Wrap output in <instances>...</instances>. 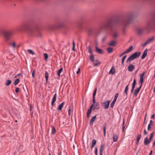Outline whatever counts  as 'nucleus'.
I'll list each match as a JSON object with an SVG mask.
<instances>
[{
  "label": "nucleus",
  "instance_id": "f257e3e1",
  "mask_svg": "<svg viewBox=\"0 0 155 155\" xmlns=\"http://www.w3.org/2000/svg\"><path fill=\"white\" fill-rule=\"evenodd\" d=\"M134 18V16L132 14H128L127 16V18L123 20L120 19H113L108 20L106 24L102 25L100 27V29L102 30L107 28H109L112 30V27L115 24L119 23H121L124 25H126L129 24Z\"/></svg>",
  "mask_w": 155,
  "mask_h": 155
},
{
  "label": "nucleus",
  "instance_id": "f03ea898",
  "mask_svg": "<svg viewBox=\"0 0 155 155\" xmlns=\"http://www.w3.org/2000/svg\"><path fill=\"white\" fill-rule=\"evenodd\" d=\"M20 29L27 31L30 34H32L34 32L35 29L31 27L27 22L23 23L20 26Z\"/></svg>",
  "mask_w": 155,
  "mask_h": 155
},
{
  "label": "nucleus",
  "instance_id": "7ed1b4c3",
  "mask_svg": "<svg viewBox=\"0 0 155 155\" xmlns=\"http://www.w3.org/2000/svg\"><path fill=\"white\" fill-rule=\"evenodd\" d=\"M145 73V72L144 71L140 75V80L139 81V83H140L141 84L140 87L139 88H137L134 91V95L135 97H136L137 96L142 87L143 81V77Z\"/></svg>",
  "mask_w": 155,
  "mask_h": 155
},
{
  "label": "nucleus",
  "instance_id": "20e7f679",
  "mask_svg": "<svg viewBox=\"0 0 155 155\" xmlns=\"http://www.w3.org/2000/svg\"><path fill=\"white\" fill-rule=\"evenodd\" d=\"M140 52L139 51L133 54L128 58L126 62H130L131 61L138 58L140 56Z\"/></svg>",
  "mask_w": 155,
  "mask_h": 155
},
{
  "label": "nucleus",
  "instance_id": "39448f33",
  "mask_svg": "<svg viewBox=\"0 0 155 155\" xmlns=\"http://www.w3.org/2000/svg\"><path fill=\"white\" fill-rule=\"evenodd\" d=\"M14 33L13 31L11 30L8 31H5L4 32V34L5 37L6 41L8 40L9 38Z\"/></svg>",
  "mask_w": 155,
  "mask_h": 155
},
{
  "label": "nucleus",
  "instance_id": "423d86ee",
  "mask_svg": "<svg viewBox=\"0 0 155 155\" xmlns=\"http://www.w3.org/2000/svg\"><path fill=\"white\" fill-rule=\"evenodd\" d=\"M118 96V94L117 93L116 94L115 96H114V100L111 103L110 107L111 108H113L114 107V104L117 99V98Z\"/></svg>",
  "mask_w": 155,
  "mask_h": 155
},
{
  "label": "nucleus",
  "instance_id": "0eeeda50",
  "mask_svg": "<svg viewBox=\"0 0 155 155\" xmlns=\"http://www.w3.org/2000/svg\"><path fill=\"white\" fill-rule=\"evenodd\" d=\"M94 105V104H92L90 107V109H88V110L87 112V118H88L89 117L90 114H91V110L92 108L93 107V106Z\"/></svg>",
  "mask_w": 155,
  "mask_h": 155
},
{
  "label": "nucleus",
  "instance_id": "6e6552de",
  "mask_svg": "<svg viewBox=\"0 0 155 155\" xmlns=\"http://www.w3.org/2000/svg\"><path fill=\"white\" fill-rule=\"evenodd\" d=\"M110 102V101L108 100L107 101L105 102L104 103L102 104H104V109H106L108 108Z\"/></svg>",
  "mask_w": 155,
  "mask_h": 155
},
{
  "label": "nucleus",
  "instance_id": "1a4fd4ad",
  "mask_svg": "<svg viewBox=\"0 0 155 155\" xmlns=\"http://www.w3.org/2000/svg\"><path fill=\"white\" fill-rule=\"evenodd\" d=\"M57 94L56 93L54 95L52 99L51 103V104L52 106L54 105V102L56 101L57 99Z\"/></svg>",
  "mask_w": 155,
  "mask_h": 155
},
{
  "label": "nucleus",
  "instance_id": "9d476101",
  "mask_svg": "<svg viewBox=\"0 0 155 155\" xmlns=\"http://www.w3.org/2000/svg\"><path fill=\"white\" fill-rule=\"evenodd\" d=\"M135 66L132 64H130L128 67V71L130 72L132 71L134 69Z\"/></svg>",
  "mask_w": 155,
  "mask_h": 155
},
{
  "label": "nucleus",
  "instance_id": "9b49d317",
  "mask_svg": "<svg viewBox=\"0 0 155 155\" xmlns=\"http://www.w3.org/2000/svg\"><path fill=\"white\" fill-rule=\"evenodd\" d=\"M97 91V88H96L94 89L93 94V104L95 103V96Z\"/></svg>",
  "mask_w": 155,
  "mask_h": 155
},
{
  "label": "nucleus",
  "instance_id": "f8f14e48",
  "mask_svg": "<svg viewBox=\"0 0 155 155\" xmlns=\"http://www.w3.org/2000/svg\"><path fill=\"white\" fill-rule=\"evenodd\" d=\"M116 42L114 40H112L109 43L108 45L110 46H114L116 45Z\"/></svg>",
  "mask_w": 155,
  "mask_h": 155
},
{
  "label": "nucleus",
  "instance_id": "ddd939ff",
  "mask_svg": "<svg viewBox=\"0 0 155 155\" xmlns=\"http://www.w3.org/2000/svg\"><path fill=\"white\" fill-rule=\"evenodd\" d=\"M147 54V49H146L144 51L143 54L141 57V59H143L146 57Z\"/></svg>",
  "mask_w": 155,
  "mask_h": 155
},
{
  "label": "nucleus",
  "instance_id": "4468645a",
  "mask_svg": "<svg viewBox=\"0 0 155 155\" xmlns=\"http://www.w3.org/2000/svg\"><path fill=\"white\" fill-rule=\"evenodd\" d=\"M104 149V145H101L100 150V155H102L103 151Z\"/></svg>",
  "mask_w": 155,
  "mask_h": 155
},
{
  "label": "nucleus",
  "instance_id": "2eb2a0df",
  "mask_svg": "<svg viewBox=\"0 0 155 155\" xmlns=\"http://www.w3.org/2000/svg\"><path fill=\"white\" fill-rule=\"evenodd\" d=\"M115 72V70L114 66H113L110 71L109 72V74H114Z\"/></svg>",
  "mask_w": 155,
  "mask_h": 155
},
{
  "label": "nucleus",
  "instance_id": "dca6fc26",
  "mask_svg": "<svg viewBox=\"0 0 155 155\" xmlns=\"http://www.w3.org/2000/svg\"><path fill=\"white\" fill-rule=\"evenodd\" d=\"M118 138V136L117 135L115 134H113V139L114 141L116 142L117 141Z\"/></svg>",
  "mask_w": 155,
  "mask_h": 155
},
{
  "label": "nucleus",
  "instance_id": "f3484780",
  "mask_svg": "<svg viewBox=\"0 0 155 155\" xmlns=\"http://www.w3.org/2000/svg\"><path fill=\"white\" fill-rule=\"evenodd\" d=\"M64 102H63L62 103H61L59 106L58 107V111L61 110L63 107L64 105Z\"/></svg>",
  "mask_w": 155,
  "mask_h": 155
},
{
  "label": "nucleus",
  "instance_id": "a211bd4d",
  "mask_svg": "<svg viewBox=\"0 0 155 155\" xmlns=\"http://www.w3.org/2000/svg\"><path fill=\"white\" fill-rule=\"evenodd\" d=\"M95 104H94V110L96 109H99L100 108V105L99 103L98 102H95Z\"/></svg>",
  "mask_w": 155,
  "mask_h": 155
},
{
  "label": "nucleus",
  "instance_id": "6ab92c4d",
  "mask_svg": "<svg viewBox=\"0 0 155 155\" xmlns=\"http://www.w3.org/2000/svg\"><path fill=\"white\" fill-rule=\"evenodd\" d=\"M96 143V140L95 139H94L92 141V144L91 146V148H93L95 146Z\"/></svg>",
  "mask_w": 155,
  "mask_h": 155
},
{
  "label": "nucleus",
  "instance_id": "aec40b11",
  "mask_svg": "<svg viewBox=\"0 0 155 155\" xmlns=\"http://www.w3.org/2000/svg\"><path fill=\"white\" fill-rule=\"evenodd\" d=\"M93 62L94 63L93 65L94 66H97L98 65L100 64V62L97 60H95L94 62Z\"/></svg>",
  "mask_w": 155,
  "mask_h": 155
},
{
  "label": "nucleus",
  "instance_id": "412c9836",
  "mask_svg": "<svg viewBox=\"0 0 155 155\" xmlns=\"http://www.w3.org/2000/svg\"><path fill=\"white\" fill-rule=\"evenodd\" d=\"M73 107L72 106H69L68 110V115L70 116L71 114V112L73 110Z\"/></svg>",
  "mask_w": 155,
  "mask_h": 155
},
{
  "label": "nucleus",
  "instance_id": "4be33fe9",
  "mask_svg": "<svg viewBox=\"0 0 155 155\" xmlns=\"http://www.w3.org/2000/svg\"><path fill=\"white\" fill-rule=\"evenodd\" d=\"M96 50L100 54H102L103 53V51L102 50L96 47Z\"/></svg>",
  "mask_w": 155,
  "mask_h": 155
},
{
  "label": "nucleus",
  "instance_id": "5701e85b",
  "mask_svg": "<svg viewBox=\"0 0 155 155\" xmlns=\"http://www.w3.org/2000/svg\"><path fill=\"white\" fill-rule=\"evenodd\" d=\"M150 143L149 142V141L148 140V139L147 137H146L144 140V143L145 145H147L148 143Z\"/></svg>",
  "mask_w": 155,
  "mask_h": 155
},
{
  "label": "nucleus",
  "instance_id": "b1692460",
  "mask_svg": "<svg viewBox=\"0 0 155 155\" xmlns=\"http://www.w3.org/2000/svg\"><path fill=\"white\" fill-rule=\"evenodd\" d=\"M63 70V68H61L57 71V74L59 77L60 76V73Z\"/></svg>",
  "mask_w": 155,
  "mask_h": 155
},
{
  "label": "nucleus",
  "instance_id": "393cba45",
  "mask_svg": "<svg viewBox=\"0 0 155 155\" xmlns=\"http://www.w3.org/2000/svg\"><path fill=\"white\" fill-rule=\"evenodd\" d=\"M90 60L92 62H94V56L93 54H91V55L90 57Z\"/></svg>",
  "mask_w": 155,
  "mask_h": 155
},
{
  "label": "nucleus",
  "instance_id": "a878e982",
  "mask_svg": "<svg viewBox=\"0 0 155 155\" xmlns=\"http://www.w3.org/2000/svg\"><path fill=\"white\" fill-rule=\"evenodd\" d=\"M96 115H95L90 120V123H93L96 120Z\"/></svg>",
  "mask_w": 155,
  "mask_h": 155
},
{
  "label": "nucleus",
  "instance_id": "bb28decb",
  "mask_svg": "<svg viewBox=\"0 0 155 155\" xmlns=\"http://www.w3.org/2000/svg\"><path fill=\"white\" fill-rule=\"evenodd\" d=\"M107 50L108 53H110L113 52V49L111 47H109L107 48Z\"/></svg>",
  "mask_w": 155,
  "mask_h": 155
},
{
  "label": "nucleus",
  "instance_id": "cd10ccee",
  "mask_svg": "<svg viewBox=\"0 0 155 155\" xmlns=\"http://www.w3.org/2000/svg\"><path fill=\"white\" fill-rule=\"evenodd\" d=\"M154 38V36H153L152 37H151V38H150L148 39L147 40V42L149 44V43H150L153 40Z\"/></svg>",
  "mask_w": 155,
  "mask_h": 155
},
{
  "label": "nucleus",
  "instance_id": "c85d7f7f",
  "mask_svg": "<svg viewBox=\"0 0 155 155\" xmlns=\"http://www.w3.org/2000/svg\"><path fill=\"white\" fill-rule=\"evenodd\" d=\"M88 52L90 53V54H93V53L92 50L91 48V46H89L88 47Z\"/></svg>",
  "mask_w": 155,
  "mask_h": 155
},
{
  "label": "nucleus",
  "instance_id": "c756f323",
  "mask_svg": "<svg viewBox=\"0 0 155 155\" xmlns=\"http://www.w3.org/2000/svg\"><path fill=\"white\" fill-rule=\"evenodd\" d=\"M49 74L47 71H46L45 73V78L46 80V81L47 82L48 81V80L49 78Z\"/></svg>",
  "mask_w": 155,
  "mask_h": 155
},
{
  "label": "nucleus",
  "instance_id": "7c9ffc66",
  "mask_svg": "<svg viewBox=\"0 0 155 155\" xmlns=\"http://www.w3.org/2000/svg\"><path fill=\"white\" fill-rule=\"evenodd\" d=\"M56 132V130L55 128L54 127H52V131H51V134H55Z\"/></svg>",
  "mask_w": 155,
  "mask_h": 155
},
{
  "label": "nucleus",
  "instance_id": "2f4dec72",
  "mask_svg": "<svg viewBox=\"0 0 155 155\" xmlns=\"http://www.w3.org/2000/svg\"><path fill=\"white\" fill-rule=\"evenodd\" d=\"M128 86L129 85L128 84L126 86L124 90V92L126 95H127L128 94L127 91L128 89Z\"/></svg>",
  "mask_w": 155,
  "mask_h": 155
},
{
  "label": "nucleus",
  "instance_id": "473e14b6",
  "mask_svg": "<svg viewBox=\"0 0 155 155\" xmlns=\"http://www.w3.org/2000/svg\"><path fill=\"white\" fill-rule=\"evenodd\" d=\"M153 134H154V132L151 133L150 135V137L149 138V140H148L149 141V142H150H150L151 140L153 137Z\"/></svg>",
  "mask_w": 155,
  "mask_h": 155
},
{
  "label": "nucleus",
  "instance_id": "72a5a7b5",
  "mask_svg": "<svg viewBox=\"0 0 155 155\" xmlns=\"http://www.w3.org/2000/svg\"><path fill=\"white\" fill-rule=\"evenodd\" d=\"M136 83V81L135 79H134V80L132 84V87L135 88V86Z\"/></svg>",
  "mask_w": 155,
  "mask_h": 155
},
{
  "label": "nucleus",
  "instance_id": "f704fd0d",
  "mask_svg": "<svg viewBox=\"0 0 155 155\" xmlns=\"http://www.w3.org/2000/svg\"><path fill=\"white\" fill-rule=\"evenodd\" d=\"M27 51L30 54H32V55H34L35 54L34 52L32 50L28 49Z\"/></svg>",
  "mask_w": 155,
  "mask_h": 155
},
{
  "label": "nucleus",
  "instance_id": "c9c22d12",
  "mask_svg": "<svg viewBox=\"0 0 155 155\" xmlns=\"http://www.w3.org/2000/svg\"><path fill=\"white\" fill-rule=\"evenodd\" d=\"M133 48V46H130L129 48L127 50V51H128V53L129 52L132 50Z\"/></svg>",
  "mask_w": 155,
  "mask_h": 155
},
{
  "label": "nucleus",
  "instance_id": "e433bc0d",
  "mask_svg": "<svg viewBox=\"0 0 155 155\" xmlns=\"http://www.w3.org/2000/svg\"><path fill=\"white\" fill-rule=\"evenodd\" d=\"M35 69H34L32 73V76L33 78H35Z\"/></svg>",
  "mask_w": 155,
  "mask_h": 155
},
{
  "label": "nucleus",
  "instance_id": "4c0bfd02",
  "mask_svg": "<svg viewBox=\"0 0 155 155\" xmlns=\"http://www.w3.org/2000/svg\"><path fill=\"white\" fill-rule=\"evenodd\" d=\"M11 83V81L10 80H8L7 81L6 83H5V85L8 86Z\"/></svg>",
  "mask_w": 155,
  "mask_h": 155
},
{
  "label": "nucleus",
  "instance_id": "58836bf2",
  "mask_svg": "<svg viewBox=\"0 0 155 155\" xmlns=\"http://www.w3.org/2000/svg\"><path fill=\"white\" fill-rule=\"evenodd\" d=\"M126 57H127V55H125L123 57V58H122V65H123V64H124V61L126 58Z\"/></svg>",
  "mask_w": 155,
  "mask_h": 155
},
{
  "label": "nucleus",
  "instance_id": "ea45409f",
  "mask_svg": "<svg viewBox=\"0 0 155 155\" xmlns=\"http://www.w3.org/2000/svg\"><path fill=\"white\" fill-rule=\"evenodd\" d=\"M141 137V136L140 134H138L137 137V140L139 141V140L140 139Z\"/></svg>",
  "mask_w": 155,
  "mask_h": 155
},
{
  "label": "nucleus",
  "instance_id": "a19ab883",
  "mask_svg": "<svg viewBox=\"0 0 155 155\" xmlns=\"http://www.w3.org/2000/svg\"><path fill=\"white\" fill-rule=\"evenodd\" d=\"M75 44L74 40H73V41L72 50L74 51H75Z\"/></svg>",
  "mask_w": 155,
  "mask_h": 155
},
{
  "label": "nucleus",
  "instance_id": "79ce46f5",
  "mask_svg": "<svg viewBox=\"0 0 155 155\" xmlns=\"http://www.w3.org/2000/svg\"><path fill=\"white\" fill-rule=\"evenodd\" d=\"M19 80L18 79H17L14 82V84L15 85L17 84L19 82Z\"/></svg>",
  "mask_w": 155,
  "mask_h": 155
},
{
  "label": "nucleus",
  "instance_id": "37998d69",
  "mask_svg": "<svg viewBox=\"0 0 155 155\" xmlns=\"http://www.w3.org/2000/svg\"><path fill=\"white\" fill-rule=\"evenodd\" d=\"M106 127H104L103 128V131H104V136H105L106 135Z\"/></svg>",
  "mask_w": 155,
  "mask_h": 155
},
{
  "label": "nucleus",
  "instance_id": "c03bdc74",
  "mask_svg": "<svg viewBox=\"0 0 155 155\" xmlns=\"http://www.w3.org/2000/svg\"><path fill=\"white\" fill-rule=\"evenodd\" d=\"M44 57L45 58V59L46 60H47L48 58V54L46 53H45V54H44Z\"/></svg>",
  "mask_w": 155,
  "mask_h": 155
},
{
  "label": "nucleus",
  "instance_id": "a18cd8bd",
  "mask_svg": "<svg viewBox=\"0 0 155 155\" xmlns=\"http://www.w3.org/2000/svg\"><path fill=\"white\" fill-rule=\"evenodd\" d=\"M87 33L88 34L90 35H91L92 34V30L91 29H89L87 31Z\"/></svg>",
  "mask_w": 155,
  "mask_h": 155
},
{
  "label": "nucleus",
  "instance_id": "49530a36",
  "mask_svg": "<svg viewBox=\"0 0 155 155\" xmlns=\"http://www.w3.org/2000/svg\"><path fill=\"white\" fill-rule=\"evenodd\" d=\"M153 122L152 120H150L149 124H148V126H151L153 125Z\"/></svg>",
  "mask_w": 155,
  "mask_h": 155
},
{
  "label": "nucleus",
  "instance_id": "de8ad7c7",
  "mask_svg": "<svg viewBox=\"0 0 155 155\" xmlns=\"http://www.w3.org/2000/svg\"><path fill=\"white\" fill-rule=\"evenodd\" d=\"M95 155H97V148L96 147L95 148Z\"/></svg>",
  "mask_w": 155,
  "mask_h": 155
},
{
  "label": "nucleus",
  "instance_id": "09e8293b",
  "mask_svg": "<svg viewBox=\"0 0 155 155\" xmlns=\"http://www.w3.org/2000/svg\"><path fill=\"white\" fill-rule=\"evenodd\" d=\"M148 44V43L147 42V41H146L145 43H144L142 45V46L144 47L146 45Z\"/></svg>",
  "mask_w": 155,
  "mask_h": 155
},
{
  "label": "nucleus",
  "instance_id": "8fccbe9b",
  "mask_svg": "<svg viewBox=\"0 0 155 155\" xmlns=\"http://www.w3.org/2000/svg\"><path fill=\"white\" fill-rule=\"evenodd\" d=\"M19 91V89L18 87H17L15 89V92L16 93H18Z\"/></svg>",
  "mask_w": 155,
  "mask_h": 155
},
{
  "label": "nucleus",
  "instance_id": "3c124183",
  "mask_svg": "<svg viewBox=\"0 0 155 155\" xmlns=\"http://www.w3.org/2000/svg\"><path fill=\"white\" fill-rule=\"evenodd\" d=\"M33 107L32 105H31L30 106V111H33Z\"/></svg>",
  "mask_w": 155,
  "mask_h": 155
},
{
  "label": "nucleus",
  "instance_id": "603ef678",
  "mask_svg": "<svg viewBox=\"0 0 155 155\" xmlns=\"http://www.w3.org/2000/svg\"><path fill=\"white\" fill-rule=\"evenodd\" d=\"M106 38H107V37L106 36H105V37H103V38L102 40V41H104L106 40Z\"/></svg>",
  "mask_w": 155,
  "mask_h": 155
},
{
  "label": "nucleus",
  "instance_id": "864d4df0",
  "mask_svg": "<svg viewBox=\"0 0 155 155\" xmlns=\"http://www.w3.org/2000/svg\"><path fill=\"white\" fill-rule=\"evenodd\" d=\"M80 68H79L78 71H77V72H76V74H78V73H79L80 72Z\"/></svg>",
  "mask_w": 155,
  "mask_h": 155
},
{
  "label": "nucleus",
  "instance_id": "5fc2aeb1",
  "mask_svg": "<svg viewBox=\"0 0 155 155\" xmlns=\"http://www.w3.org/2000/svg\"><path fill=\"white\" fill-rule=\"evenodd\" d=\"M11 45L14 48L15 46V42H13Z\"/></svg>",
  "mask_w": 155,
  "mask_h": 155
},
{
  "label": "nucleus",
  "instance_id": "6e6d98bb",
  "mask_svg": "<svg viewBox=\"0 0 155 155\" xmlns=\"http://www.w3.org/2000/svg\"><path fill=\"white\" fill-rule=\"evenodd\" d=\"M21 75V73H19V74H17L16 76V77H19Z\"/></svg>",
  "mask_w": 155,
  "mask_h": 155
},
{
  "label": "nucleus",
  "instance_id": "4d7b16f0",
  "mask_svg": "<svg viewBox=\"0 0 155 155\" xmlns=\"http://www.w3.org/2000/svg\"><path fill=\"white\" fill-rule=\"evenodd\" d=\"M128 53V51H127V50H126L125 51H124V52H123V53H122L123 54H124L126 53Z\"/></svg>",
  "mask_w": 155,
  "mask_h": 155
},
{
  "label": "nucleus",
  "instance_id": "13d9d810",
  "mask_svg": "<svg viewBox=\"0 0 155 155\" xmlns=\"http://www.w3.org/2000/svg\"><path fill=\"white\" fill-rule=\"evenodd\" d=\"M147 115V113L145 115V117L144 122V124H145V120H146V117Z\"/></svg>",
  "mask_w": 155,
  "mask_h": 155
},
{
  "label": "nucleus",
  "instance_id": "bf43d9fd",
  "mask_svg": "<svg viewBox=\"0 0 155 155\" xmlns=\"http://www.w3.org/2000/svg\"><path fill=\"white\" fill-rule=\"evenodd\" d=\"M151 118L154 119L155 118V115L154 114H153L151 116Z\"/></svg>",
  "mask_w": 155,
  "mask_h": 155
},
{
  "label": "nucleus",
  "instance_id": "052dcab7",
  "mask_svg": "<svg viewBox=\"0 0 155 155\" xmlns=\"http://www.w3.org/2000/svg\"><path fill=\"white\" fill-rule=\"evenodd\" d=\"M134 88L132 87V88H131V92H132L133 91Z\"/></svg>",
  "mask_w": 155,
  "mask_h": 155
},
{
  "label": "nucleus",
  "instance_id": "680f3d73",
  "mask_svg": "<svg viewBox=\"0 0 155 155\" xmlns=\"http://www.w3.org/2000/svg\"><path fill=\"white\" fill-rule=\"evenodd\" d=\"M117 36V34L115 33L114 34V38H116V37Z\"/></svg>",
  "mask_w": 155,
  "mask_h": 155
},
{
  "label": "nucleus",
  "instance_id": "e2e57ef3",
  "mask_svg": "<svg viewBox=\"0 0 155 155\" xmlns=\"http://www.w3.org/2000/svg\"><path fill=\"white\" fill-rule=\"evenodd\" d=\"M147 127L148 130H150V129L151 127Z\"/></svg>",
  "mask_w": 155,
  "mask_h": 155
},
{
  "label": "nucleus",
  "instance_id": "0e129e2a",
  "mask_svg": "<svg viewBox=\"0 0 155 155\" xmlns=\"http://www.w3.org/2000/svg\"><path fill=\"white\" fill-rule=\"evenodd\" d=\"M139 141H137V140L136 141V144L138 145L139 144Z\"/></svg>",
  "mask_w": 155,
  "mask_h": 155
},
{
  "label": "nucleus",
  "instance_id": "69168bd1",
  "mask_svg": "<svg viewBox=\"0 0 155 155\" xmlns=\"http://www.w3.org/2000/svg\"><path fill=\"white\" fill-rule=\"evenodd\" d=\"M124 55L123 54V53H121V54H120L119 55V57H122L123 55Z\"/></svg>",
  "mask_w": 155,
  "mask_h": 155
},
{
  "label": "nucleus",
  "instance_id": "338daca9",
  "mask_svg": "<svg viewBox=\"0 0 155 155\" xmlns=\"http://www.w3.org/2000/svg\"><path fill=\"white\" fill-rule=\"evenodd\" d=\"M144 134L145 135H146V134H147L146 131V130H144Z\"/></svg>",
  "mask_w": 155,
  "mask_h": 155
},
{
  "label": "nucleus",
  "instance_id": "774afa93",
  "mask_svg": "<svg viewBox=\"0 0 155 155\" xmlns=\"http://www.w3.org/2000/svg\"><path fill=\"white\" fill-rule=\"evenodd\" d=\"M152 150H151L150 153H149V155H151L152 154Z\"/></svg>",
  "mask_w": 155,
  "mask_h": 155
}]
</instances>
